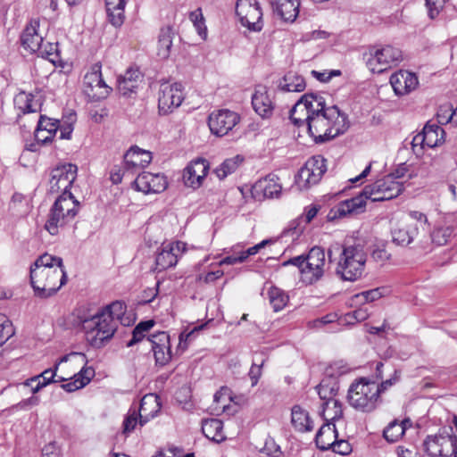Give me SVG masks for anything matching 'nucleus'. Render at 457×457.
<instances>
[{"label": "nucleus", "instance_id": "obj_33", "mask_svg": "<svg viewBox=\"0 0 457 457\" xmlns=\"http://www.w3.org/2000/svg\"><path fill=\"white\" fill-rule=\"evenodd\" d=\"M305 87L304 79L293 71L287 72L278 84V87L286 92H302Z\"/></svg>", "mask_w": 457, "mask_h": 457}, {"label": "nucleus", "instance_id": "obj_16", "mask_svg": "<svg viewBox=\"0 0 457 457\" xmlns=\"http://www.w3.org/2000/svg\"><path fill=\"white\" fill-rule=\"evenodd\" d=\"M239 115L229 110H219L209 115L208 125L212 134L222 137L230 131L239 121Z\"/></svg>", "mask_w": 457, "mask_h": 457}, {"label": "nucleus", "instance_id": "obj_8", "mask_svg": "<svg viewBox=\"0 0 457 457\" xmlns=\"http://www.w3.org/2000/svg\"><path fill=\"white\" fill-rule=\"evenodd\" d=\"M347 399L355 410L363 412L372 411L376 409L378 401L377 383L361 378L350 386Z\"/></svg>", "mask_w": 457, "mask_h": 457}, {"label": "nucleus", "instance_id": "obj_40", "mask_svg": "<svg viewBox=\"0 0 457 457\" xmlns=\"http://www.w3.org/2000/svg\"><path fill=\"white\" fill-rule=\"evenodd\" d=\"M58 269L65 270L61 257L53 256L49 253L40 255L30 267V269Z\"/></svg>", "mask_w": 457, "mask_h": 457}, {"label": "nucleus", "instance_id": "obj_45", "mask_svg": "<svg viewBox=\"0 0 457 457\" xmlns=\"http://www.w3.org/2000/svg\"><path fill=\"white\" fill-rule=\"evenodd\" d=\"M36 53L38 54V56L49 60L54 64L60 61L57 43L44 41V43L40 46V49L37 50Z\"/></svg>", "mask_w": 457, "mask_h": 457}, {"label": "nucleus", "instance_id": "obj_28", "mask_svg": "<svg viewBox=\"0 0 457 457\" xmlns=\"http://www.w3.org/2000/svg\"><path fill=\"white\" fill-rule=\"evenodd\" d=\"M418 233V224L411 221L392 230L393 242L402 246L408 245L413 241Z\"/></svg>", "mask_w": 457, "mask_h": 457}, {"label": "nucleus", "instance_id": "obj_37", "mask_svg": "<svg viewBox=\"0 0 457 457\" xmlns=\"http://www.w3.org/2000/svg\"><path fill=\"white\" fill-rule=\"evenodd\" d=\"M318 212L319 208L316 205L306 207L303 214L290 223L289 229L292 230L294 234H301L306 225H308L317 215Z\"/></svg>", "mask_w": 457, "mask_h": 457}, {"label": "nucleus", "instance_id": "obj_19", "mask_svg": "<svg viewBox=\"0 0 457 457\" xmlns=\"http://www.w3.org/2000/svg\"><path fill=\"white\" fill-rule=\"evenodd\" d=\"M209 170V162L205 159L192 161L183 171L185 186L196 189L203 184Z\"/></svg>", "mask_w": 457, "mask_h": 457}, {"label": "nucleus", "instance_id": "obj_34", "mask_svg": "<svg viewBox=\"0 0 457 457\" xmlns=\"http://www.w3.org/2000/svg\"><path fill=\"white\" fill-rule=\"evenodd\" d=\"M271 239L262 240L261 243L248 248L246 251L242 252L239 255H230L223 258L220 262V265H234L237 263L244 262L250 255H253L259 252L265 245L271 244Z\"/></svg>", "mask_w": 457, "mask_h": 457}, {"label": "nucleus", "instance_id": "obj_43", "mask_svg": "<svg viewBox=\"0 0 457 457\" xmlns=\"http://www.w3.org/2000/svg\"><path fill=\"white\" fill-rule=\"evenodd\" d=\"M242 159L237 155L233 158L226 159L218 168L215 173L220 179H225L228 175L236 171L241 163Z\"/></svg>", "mask_w": 457, "mask_h": 457}, {"label": "nucleus", "instance_id": "obj_48", "mask_svg": "<svg viewBox=\"0 0 457 457\" xmlns=\"http://www.w3.org/2000/svg\"><path fill=\"white\" fill-rule=\"evenodd\" d=\"M388 293V289L385 287L373 288L370 290L363 291L354 295L355 298L361 299L362 303H371L380 299Z\"/></svg>", "mask_w": 457, "mask_h": 457}, {"label": "nucleus", "instance_id": "obj_55", "mask_svg": "<svg viewBox=\"0 0 457 457\" xmlns=\"http://www.w3.org/2000/svg\"><path fill=\"white\" fill-rule=\"evenodd\" d=\"M455 111L452 105H441L436 112V118L439 124L445 125L453 120Z\"/></svg>", "mask_w": 457, "mask_h": 457}, {"label": "nucleus", "instance_id": "obj_5", "mask_svg": "<svg viewBox=\"0 0 457 457\" xmlns=\"http://www.w3.org/2000/svg\"><path fill=\"white\" fill-rule=\"evenodd\" d=\"M79 202L71 192L62 193L53 204L45 228L55 236L59 228L71 222L78 213Z\"/></svg>", "mask_w": 457, "mask_h": 457}, {"label": "nucleus", "instance_id": "obj_30", "mask_svg": "<svg viewBox=\"0 0 457 457\" xmlns=\"http://www.w3.org/2000/svg\"><path fill=\"white\" fill-rule=\"evenodd\" d=\"M203 434L210 440L220 443L225 440L223 423L218 419H207L202 421Z\"/></svg>", "mask_w": 457, "mask_h": 457}, {"label": "nucleus", "instance_id": "obj_59", "mask_svg": "<svg viewBox=\"0 0 457 457\" xmlns=\"http://www.w3.org/2000/svg\"><path fill=\"white\" fill-rule=\"evenodd\" d=\"M230 399V390L228 387H221L220 390L214 395V402L219 404V407L223 411H225L228 406L227 400Z\"/></svg>", "mask_w": 457, "mask_h": 457}, {"label": "nucleus", "instance_id": "obj_53", "mask_svg": "<svg viewBox=\"0 0 457 457\" xmlns=\"http://www.w3.org/2000/svg\"><path fill=\"white\" fill-rule=\"evenodd\" d=\"M147 341L151 345V348H158V347H169L170 345V336L167 332L159 331L157 333L153 334L150 337L147 338Z\"/></svg>", "mask_w": 457, "mask_h": 457}, {"label": "nucleus", "instance_id": "obj_22", "mask_svg": "<svg viewBox=\"0 0 457 457\" xmlns=\"http://www.w3.org/2000/svg\"><path fill=\"white\" fill-rule=\"evenodd\" d=\"M151 161V153L142 150L138 146H132L124 155L127 171L136 172L147 166Z\"/></svg>", "mask_w": 457, "mask_h": 457}, {"label": "nucleus", "instance_id": "obj_25", "mask_svg": "<svg viewBox=\"0 0 457 457\" xmlns=\"http://www.w3.org/2000/svg\"><path fill=\"white\" fill-rule=\"evenodd\" d=\"M273 12L283 21L293 22L299 14L300 0H270Z\"/></svg>", "mask_w": 457, "mask_h": 457}, {"label": "nucleus", "instance_id": "obj_46", "mask_svg": "<svg viewBox=\"0 0 457 457\" xmlns=\"http://www.w3.org/2000/svg\"><path fill=\"white\" fill-rule=\"evenodd\" d=\"M318 395L321 400L328 401V399H333L336 395L338 386L336 381H328L323 379L317 386H316Z\"/></svg>", "mask_w": 457, "mask_h": 457}, {"label": "nucleus", "instance_id": "obj_62", "mask_svg": "<svg viewBox=\"0 0 457 457\" xmlns=\"http://www.w3.org/2000/svg\"><path fill=\"white\" fill-rule=\"evenodd\" d=\"M88 383H89V377H86L85 380L80 379V378H77L74 381L68 382L66 384H62V387L67 392H74L79 388H82Z\"/></svg>", "mask_w": 457, "mask_h": 457}, {"label": "nucleus", "instance_id": "obj_50", "mask_svg": "<svg viewBox=\"0 0 457 457\" xmlns=\"http://www.w3.org/2000/svg\"><path fill=\"white\" fill-rule=\"evenodd\" d=\"M189 20L194 24L197 33L202 38H205L207 35L204 18L201 8H197L189 13Z\"/></svg>", "mask_w": 457, "mask_h": 457}, {"label": "nucleus", "instance_id": "obj_9", "mask_svg": "<svg viewBox=\"0 0 457 457\" xmlns=\"http://www.w3.org/2000/svg\"><path fill=\"white\" fill-rule=\"evenodd\" d=\"M366 55V64L373 73H382L403 59L402 51L391 46L370 47Z\"/></svg>", "mask_w": 457, "mask_h": 457}, {"label": "nucleus", "instance_id": "obj_57", "mask_svg": "<svg viewBox=\"0 0 457 457\" xmlns=\"http://www.w3.org/2000/svg\"><path fill=\"white\" fill-rule=\"evenodd\" d=\"M445 4V0H426L428 14L431 20L436 19Z\"/></svg>", "mask_w": 457, "mask_h": 457}, {"label": "nucleus", "instance_id": "obj_63", "mask_svg": "<svg viewBox=\"0 0 457 457\" xmlns=\"http://www.w3.org/2000/svg\"><path fill=\"white\" fill-rule=\"evenodd\" d=\"M331 450L334 453H339L341 455H346L351 453L352 447L351 445L345 440H337L335 441Z\"/></svg>", "mask_w": 457, "mask_h": 457}, {"label": "nucleus", "instance_id": "obj_60", "mask_svg": "<svg viewBox=\"0 0 457 457\" xmlns=\"http://www.w3.org/2000/svg\"><path fill=\"white\" fill-rule=\"evenodd\" d=\"M57 122V120H52L50 118L40 116V119L37 123V129H42L46 131L47 130L56 134L58 132Z\"/></svg>", "mask_w": 457, "mask_h": 457}, {"label": "nucleus", "instance_id": "obj_2", "mask_svg": "<svg viewBox=\"0 0 457 457\" xmlns=\"http://www.w3.org/2000/svg\"><path fill=\"white\" fill-rule=\"evenodd\" d=\"M403 190V181L394 180V176H385L372 184L367 185L362 192L353 198L340 202L328 213V220H334L348 214L361 213L365 210L366 200L386 201L398 196Z\"/></svg>", "mask_w": 457, "mask_h": 457}, {"label": "nucleus", "instance_id": "obj_13", "mask_svg": "<svg viewBox=\"0 0 457 457\" xmlns=\"http://www.w3.org/2000/svg\"><path fill=\"white\" fill-rule=\"evenodd\" d=\"M184 99L183 87L180 83L162 82L160 85L158 109L161 114H168L178 108Z\"/></svg>", "mask_w": 457, "mask_h": 457}, {"label": "nucleus", "instance_id": "obj_27", "mask_svg": "<svg viewBox=\"0 0 457 457\" xmlns=\"http://www.w3.org/2000/svg\"><path fill=\"white\" fill-rule=\"evenodd\" d=\"M160 411L158 398L154 395H145L140 401L137 411L139 415V425L144 426L150 419L154 418Z\"/></svg>", "mask_w": 457, "mask_h": 457}, {"label": "nucleus", "instance_id": "obj_52", "mask_svg": "<svg viewBox=\"0 0 457 457\" xmlns=\"http://www.w3.org/2000/svg\"><path fill=\"white\" fill-rule=\"evenodd\" d=\"M57 370L58 364H55L54 369H47L37 376L39 377V381L34 387V394L39 391V389L42 388L43 386L48 385L49 383L54 382V378L55 377Z\"/></svg>", "mask_w": 457, "mask_h": 457}, {"label": "nucleus", "instance_id": "obj_39", "mask_svg": "<svg viewBox=\"0 0 457 457\" xmlns=\"http://www.w3.org/2000/svg\"><path fill=\"white\" fill-rule=\"evenodd\" d=\"M268 298L274 312H279L284 309L289 301V297L286 292L274 286L269 288Z\"/></svg>", "mask_w": 457, "mask_h": 457}, {"label": "nucleus", "instance_id": "obj_32", "mask_svg": "<svg viewBox=\"0 0 457 457\" xmlns=\"http://www.w3.org/2000/svg\"><path fill=\"white\" fill-rule=\"evenodd\" d=\"M291 422L294 428L300 432L311 431L313 428L308 411L299 405H295L292 408Z\"/></svg>", "mask_w": 457, "mask_h": 457}, {"label": "nucleus", "instance_id": "obj_7", "mask_svg": "<svg viewBox=\"0 0 457 457\" xmlns=\"http://www.w3.org/2000/svg\"><path fill=\"white\" fill-rule=\"evenodd\" d=\"M87 342L95 348L103 347L114 335L116 322L110 316L98 312L89 319L81 321Z\"/></svg>", "mask_w": 457, "mask_h": 457}, {"label": "nucleus", "instance_id": "obj_10", "mask_svg": "<svg viewBox=\"0 0 457 457\" xmlns=\"http://www.w3.org/2000/svg\"><path fill=\"white\" fill-rule=\"evenodd\" d=\"M327 170L326 159L321 155H314L307 160L304 166L300 169L295 184L299 189H307L318 184Z\"/></svg>", "mask_w": 457, "mask_h": 457}, {"label": "nucleus", "instance_id": "obj_35", "mask_svg": "<svg viewBox=\"0 0 457 457\" xmlns=\"http://www.w3.org/2000/svg\"><path fill=\"white\" fill-rule=\"evenodd\" d=\"M174 32L170 27L161 29L158 37L157 54L161 59H167L170 54Z\"/></svg>", "mask_w": 457, "mask_h": 457}, {"label": "nucleus", "instance_id": "obj_29", "mask_svg": "<svg viewBox=\"0 0 457 457\" xmlns=\"http://www.w3.org/2000/svg\"><path fill=\"white\" fill-rule=\"evenodd\" d=\"M337 437V432L334 424L326 423L323 424L315 436V443L319 449L326 451L331 449Z\"/></svg>", "mask_w": 457, "mask_h": 457}, {"label": "nucleus", "instance_id": "obj_51", "mask_svg": "<svg viewBox=\"0 0 457 457\" xmlns=\"http://www.w3.org/2000/svg\"><path fill=\"white\" fill-rule=\"evenodd\" d=\"M14 329L11 320L3 313H0V345H4L12 335Z\"/></svg>", "mask_w": 457, "mask_h": 457}, {"label": "nucleus", "instance_id": "obj_36", "mask_svg": "<svg viewBox=\"0 0 457 457\" xmlns=\"http://www.w3.org/2000/svg\"><path fill=\"white\" fill-rule=\"evenodd\" d=\"M445 130L436 124L425 125L423 129V139L428 147L433 148L444 141Z\"/></svg>", "mask_w": 457, "mask_h": 457}, {"label": "nucleus", "instance_id": "obj_49", "mask_svg": "<svg viewBox=\"0 0 457 457\" xmlns=\"http://www.w3.org/2000/svg\"><path fill=\"white\" fill-rule=\"evenodd\" d=\"M453 233V229L451 226L437 228L431 234L432 242L437 245H446Z\"/></svg>", "mask_w": 457, "mask_h": 457}, {"label": "nucleus", "instance_id": "obj_24", "mask_svg": "<svg viewBox=\"0 0 457 457\" xmlns=\"http://www.w3.org/2000/svg\"><path fill=\"white\" fill-rule=\"evenodd\" d=\"M22 46L32 53L40 49L44 37L39 31V21L32 20L25 28L21 35Z\"/></svg>", "mask_w": 457, "mask_h": 457}, {"label": "nucleus", "instance_id": "obj_47", "mask_svg": "<svg viewBox=\"0 0 457 457\" xmlns=\"http://www.w3.org/2000/svg\"><path fill=\"white\" fill-rule=\"evenodd\" d=\"M125 312L126 305L122 302L115 301L107 305L101 312L106 314V316H110V319H112L113 322H116L117 325L119 320L122 322V316Z\"/></svg>", "mask_w": 457, "mask_h": 457}, {"label": "nucleus", "instance_id": "obj_1", "mask_svg": "<svg viewBox=\"0 0 457 457\" xmlns=\"http://www.w3.org/2000/svg\"><path fill=\"white\" fill-rule=\"evenodd\" d=\"M290 119L298 127L306 125L317 144L330 141L349 128L346 115L337 106H327L321 96L312 93L301 96L290 111Z\"/></svg>", "mask_w": 457, "mask_h": 457}, {"label": "nucleus", "instance_id": "obj_41", "mask_svg": "<svg viewBox=\"0 0 457 457\" xmlns=\"http://www.w3.org/2000/svg\"><path fill=\"white\" fill-rule=\"evenodd\" d=\"M405 432L404 422L391 421L383 431L384 438L389 443L397 442Z\"/></svg>", "mask_w": 457, "mask_h": 457}, {"label": "nucleus", "instance_id": "obj_4", "mask_svg": "<svg viewBox=\"0 0 457 457\" xmlns=\"http://www.w3.org/2000/svg\"><path fill=\"white\" fill-rule=\"evenodd\" d=\"M294 265L299 269L303 282L313 284L320 280L325 272V252L321 247L314 246L308 253L299 255L283 262V266Z\"/></svg>", "mask_w": 457, "mask_h": 457}, {"label": "nucleus", "instance_id": "obj_11", "mask_svg": "<svg viewBox=\"0 0 457 457\" xmlns=\"http://www.w3.org/2000/svg\"><path fill=\"white\" fill-rule=\"evenodd\" d=\"M423 445L426 453L432 457H450L457 450V437L445 430L438 435L428 436Z\"/></svg>", "mask_w": 457, "mask_h": 457}, {"label": "nucleus", "instance_id": "obj_54", "mask_svg": "<svg viewBox=\"0 0 457 457\" xmlns=\"http://www.w3.org/2000/svg\"><path fill=\"white\" fill-rule=\"evenodd\" d=\"M155 363L160 366L166 365L171 359L170 346L152 348Z\"/></svg>", "mask_w": 457, "mask_h": 457}, {"label": "nucleus", "instance_id": "obj_42", "mask_svg": "<svg viewBox=\"0 0 457 457\" xmlns=\"http://www.w3.org/2000/svg\"><path fill=\"white\" fill-rule=\"evenodd\" d=\"M323 415L326 420H338L343 416V409L341 403L333 398L328 399L322 404Z\"/></svg>", "mask_w": 457, "mask_h": 457}, {"label": "nucleus", "instance_id": "obj_6", "mask_svg": "<svg viewBox=\"0 0 457 457\" xmlns=\"http://www.w3.org/2000/svg\"><path fill=\"white\" fill-rule=\"evenodd\" d=\"M67 282L65 270L30 269V283L35 295L41 298L54 295Z\"/></svg>", "mask_w": 457, "mask_h": 457}, {"label": "nucleus", "instance_id": "obj_56", "mask_svg": "<svg viewBox=\"0 0 457 457\" xmlns=\"http://www.w3.org/2000/svg\"><path fill=\"white\" fill-rule=\"evenodd\" d=\"M138 419L139 415L137 413V411L130 409L123 421V433L129 434L130 432H132L137 424Z\"/></svg>", "mask_w": 457, "mask_h": 457}, {"label": "nucleus", "instance_id": "obj_12", "mask_svg": "<svg viewBox=\"0 0 457 457\" xmlns=\"http://www.w3.org/2000/svg\"><path fill=\"white\" fill-rule=\"evenodd\" d=\"M236 12L243 26L253 31L262 28V12L257 0H237Z\"/></svg>", "mask_w": 457, "mask_h": 457}, {"label": "nucleus", "instance_id": "obj_61", "mask_svg": "<svg viewBox=\"0 0 457 457\" xmlns=\"http://www.w3.org/2000/svg\"><path fill=\"white\" fill-rule=\"evenodd\" d=\"M263 453H266L268 456L270 457H281L282 456V451L278 445L274 440L270 439L265 442V445L262 449Z\"/></svg>", "mask_w": 457, "mask_h": 457}, {"label": "nucleus", "instance_id": "obj_26", "mask_svg": "<svg viewBox=\"0 0 457 457\" xmlns=\"http://www.w3.org/2000/svg\"><path fill=\"white\" fill-rule=\"evenodd\" d=\"M142 82L141 73L138 70L129 69L126 72L118 78V90L127 96L134 93Z\"/></svg>", "mask_w": 457, "mask_h": 457}, {"label": "nucleus", "instance_id": "obj_38", "mask_svg": "<svg viewBox=\"0 0 457 457\" xmlns=\"http://www.w3.org/2000/svg\"><path fill=\"white\" fill-rule=\"evenodd\" d=\"M15 105L24 113L36 112L39 110L40 104L32 94L21 92L14 98Z\"/></svg>", "mask_w": 457, "mask_h": 457}, {"label": "nucleus", "instance_id": "obj_18", "mask_svg": "<svg viewBox=\"0 0 457 457\" xmlns=\"http://www.w3.org/2000/svg\"><path fill=\"white\" fill-rule=\"evenodd\" d=\"M278 180V177L273 173H270L265 178L259 179L253 186V196L259 201L265 198L279 197L282 186Z\"/></svg>", "mask_w": 457, "mask_h": 457}, {"label": "nucleus", "instance_id": "obj_20", "mask_svg": "<svg viewBox=\"0 0 457 457\" xmlns=\"http://www.w3.org/2000/svg\"><path fill=\"white\" fill-rule=\"evenodd\" d=\"M136 188L145 194L161 193L167 187L168 182L165 176L143 171L138 174L134 181Z\"/></svg>", "mask_w": 457, "mask_h": 457}, {"label": "nucleus", "instance_id": "obj_15", "mask_svg": "<svg viewBox=\"0 0 457 457\" xmlns=\"http://www.w3.org/2000/svg\"><path fill=\"white\" fill-rule=\"evenodd\" d=\"M77 166L72 163H64L53 169L49 180L50 192H70V188L77 178Z\"/></svg>", "mask_w": 457, "mask_h": 457}, {"label": "nucleus", "instance_id": "obj_17", "mask_svg": "<svg viewBox=\"0 0 457 457\" xmlns=\"http://www.w3.org/2000/svg\"><path fill=\"white\" fill-rule=\"evenodd\" d=\"M186 250V244L183 242H175L163 245L161 252L155 258L154 271L160 272L169 268L174 267L179 255Z\"/></svg>", "mask_w": 457, "mask_h": 457}, {"label": "nucleus", "instance_id": "obj_44", "mask_svg": "<svg viewBox=\"0 0 457 457\" xmlns=\"http://www.w3.org/2000/svg\"><path fill=\"white\" fill-rule=\"evenodd\" d=\"M154 325L153 320L139 322L132 331V338L127 343V346L130 347L143 340L145 333L148 332Z\"/></svg>", "mask_w": 457, "mask_h": 457}, {"label": "nucleus", "instance_id": "obj_31", "mask_svg": "<svg viewBox=\"0 0 457 457\" xmlns=\"http://www.w3.org/2000/svg\"><path fill=\"white\" fill-rule=\"evenodd\" d=\"M105 5L109 21L114 27H120L125 19L126 0H105Z\"/></svg>", "mask_w": 457, "mask_h": 457}, {"label": "nucleus", "instance_id": "obj_58", "mask_svg": "<svg viewBox=\"0 0 457 457\" xmlns=\"http://www.w3.org/2000/svg\"><path fill=\"white\" fill-rule=\"evenodd\" d=\"M369 317V312L367 309L359 308L352 312L346 313L345 316V321L348 323L360 322L367 320Z\"/></svg>", "mask_w": 457, "mask_h": 457}, {"label": "nucleus", "instance_id": "obj_14", "mask_svg": "<svg viewBox=\"0 0 457 457\" xmlns=\"http://www.w3.org/2000/svg\"><path fill=\"white\" fill-rule=\"evenodd\" d=\"M84 92L92 101H99L106 98L111 87L106 85L102 78L101 65L96 63L84 77Z\"/></svg>", "mask_w": 457, "mask_h": 457}, {"label": "nucleus", "instance_id": "obj_3", "mask_svg": "<svg viewBox=\"0 0 457 457\" xmlns=\"http://www.w3.org/2000/svg\"><path fill=\"white\" fill-rule=\"evenodd\" d=\"M366 261L367 254L363 243L359 241L352 245L345 244L340 253L337 274L343 280L355 281L361 277Z\"/></svg>", "mask_w": 457, "mask_h": 457}, {"label": "nucleus", "instance_id": "obj_64", "mask_svg": "<svg viewBox=\"0 0 457 457\" xmlns=\"http://www.w3.org/2000/svg\"><path fill=\"white\" fill-rule=\"evenodd\" d=\"M42 455L43 457H61V451L55 443H50L43 448Z\"/></svg>", "mask_w": 457, "mask_h": 457}, {"label": "nucleus", "instance_id": "obj_21", "mask_svg": "<svg viewBox=\"0 0 457 457\" xmlns=\"http://www.w3.org/2000/svg\"><path fill=\"white\" fill-rule=\"evenodd\" d=\"M390 84L397 96H404L413 91L419 85L414 73L399 71L390 77Z\"/></svg>", "mask_w": 457, "mask_h": 457}, {"label": "nucleus", "instance_id": "obj_23", "mask_svg": "<svg viewBox=\"0 0 457 457\" xmlns=\"http://www.w3.org/2000/svg\"><path fill=\"white\" fill-rule=\"evenodd\" d=\"M252 105L255 112L262 118H270L274 110V104L267 88L263 86H257L252 96Z\"/></svg>", "mask_w": 457, "mask_h": 457}]
</instances>
